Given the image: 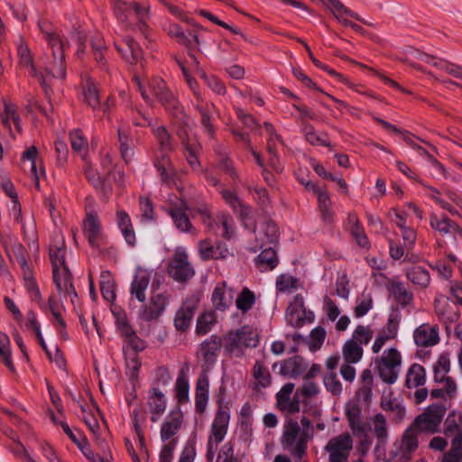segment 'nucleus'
Listing matches in <instances>:
<instances>
[{
	"label": "nucleus",
	"instance_id": "obj_1",
	"mask_svg": "<svg viewBox=\"0 0 462 462\" xmlns=\"http://www.w3.org/2000/svg\"><path fill=\"white\" fill-rule=\"evenodd\" d=\"M314 438V428L307 416H301L300 422L291 418L286 420L281 437L284 450L301 459L307 452L308 442Z\"/></svg>",
	"mask_w": 462,
	"mask_h": 462
},
{
	"label": "nucleus",
	"instance_id": "obj_2",
	"mask_svg": "<svg viewBox=\"0 0 462 462\" xmlns=\"http://www.w3.org/2000/svg\"><path fill=\"white\" fill-rule=\"evenodd\" d=\"M222 340L224 350L226 353L242 356L246 348H253L258 345L259 335L255 328L245 325L226 332Z\"/></svg>",
	"mask_w": 462,
	"mask_h": 462
},
{
	"label": "nucleus",
	"instance_id": "obj_3",
	"mask_svg": "<svg viewBox=\"0 0 462 462\" xmlns=\"http://www.w3.org/2000/svg\"><path fill=\"white\" fill-rule=\"evenodd\" d=\"M375 370L380 379L387 383H394L400 374L402 365V355L395 346H389L374 358Z\"/></svg>",
	"mask_w": 462,
	"mask_h": 462
},
{
	"label": "nucleus",
	"instance_id": "obj_4",
	"mask_svg": "<svg viewBox=\"0 0 462 462\" xmlns=\"http://www.w3.org/2000/svg\"><path fill=\"white\" fill-rule=\"evenodd\" d=\"M65 42L56 43L48 46L49 52H46L41 59V68L45 78V89L47 81L51 79H64L66 77L65 63Z\"/></svg>",
	"mask_w": 462,
	"mask_h": 462
},
{
	"label": "nucleus",
	"instance_id": "obj_5",
	"mask_svg": "<svg viewBox=\"0 0 462 462\" xmlns=\"http://www.w3.org/2000/svg\"><path fill=\"white\" fill-rule=\"evenodd\" d=\"M447 409L443 405L432 404L419 414L410 428L418 435L419 433L435 434L439 432L440 426Z\"/></svg>",
	"mask_w": 462,
	"mask_h": 462
},
{
	"label": "nucleus",
	"instance_id": "obj_6",
	"mask_svg": "<svg viewBox=\"0 0 462 462\" xmlns=\"http://www.w3.org/2000/svg\"><path fill=\"white\" fill-rule=\"evenodd\" d=\"M353 438L348 432L332 437L324 447L328 462H347L353 449Z\"/></svg>",
	"mask_w": 462,
	"mask_h": 462
},
{
	"label": "nucleus",
	"instance_id": "obj_7",
	"mask_svg": "<svg viewBox=\"0 0 462 462\" xmlns=\"http://www.w3.org/2000/svg\"><path fill=\"white\" fill-rule=\"evenodd\" d=\"M230 413L226 408L220 406L212 420L208 437V450L214 453L218 445L224 440L229 426Z\"/></svg>",
	"mask_w": 462,
	"mask_h": 462
},
{
	"label": "nucleus",
	"instance_id": "obj_8",
	"mask_svg": "<svg viewBox=\"0 0 462 462\" xmlns=\"http://www.w3.org/2000/svg\"><path fill=\"white\" fill-rule=\"evenodd\" d=\"M167 271L169 275L177 282H186L195 274V270L189 261L186 251L177 248L171 258Z\"/></svg>",
	"mask_w": 462,
	"mask_h": 462
},
{
	"label": "nucleus",
	"instance_id": "obj_9",
	"mask_svg": "<svg viewBox=\"0 0 462 462\" xmlns=\"http://www.w3.org/2000/svg\"><path fill=\"white\" fill-rule=\"evenodd\" d=\"M84 162V172L88 181L96 188L105 189L104 183L106 179L114 170L113 161L110 155L108 153L103 155L100 162L96 165H92L87 159Z\"/></svg>",
	"mask_w": 462,
	"mask_h": 462
},
{
	"label": "nucleus",
	"instance_id": "obj_10",
	"mask_svg": "<svg viewBox=\"0 0 462 462\" xmlns=\"http://www.w3.org/2000/svg\"><path fill=\"white\" fill-rule=\"evenodd\" d=\"M430 225L447 242L450 244L462 242V229L448 217L433 213L430 217Z\"/></svg>",
	"mask_w": 462,
	"mask_h": 462
},
{
	"label": "nucleus",
	"instance_id": "obj_11",
	"mask_svg": "<svg viewBox=\"0 0 462 462\" xmlns=\"http://www.w3.org/2000/svg\"><path fill=\"white\" fill-rule=\"evenodd\" d=\"M184 426V414L180 407L172 409L161 424L160 438L163 442L177 443L178 434Z\"/></svg>",
	"mask_w": 462,
	"mask_h": 462
},
{
	"label": "nucleus",
	"instance_id": "obj_12",
	"mask_svg": "<svg viewBox=\"0 0 462 462\" xmlns=\"http://www.w3.org/2000/svg\"><path fill=\"white\" fill-rule=\"evenodd\" d=\"M418 435L410 427L404 430L400 439L393 444L397 462H407L411 458L412 453L418 448Z\"/></svg>",
	"mask_w": 462,
	"mask_h": 462
},
{
	"label": "nucleus",
	"instance_id": "obj_13",
	"mask_svg": "<svg viewBox=\"0 0 462 462\" xmlns=\"http://www.w3.org/2000/svg\"><path fill=\"white\" fill-rule=\"evenodd\" d=\"M294 389L295 384L289 382L283 384L275 395L276 407L284 414L293 415L300 411V399L298 393L291 396Z\"/></svg>",
	"mask_w": 462,
	"mask_h": 462
},
{
	"label": "nucleus",
	"instance_id": "obj_14",
	"mask_svg": "<svg viewBox=\"0 0 462 462\" xmlns=\"http://www.w3.org/2000/svg\"><path fill=\"white\" fill-rule=\"evenodd\" d=\"M345 415L353 435L360 439L362 444L369 445L371 442L367 439V427L363 421L362 411L356 403H347L345 408Z\"/></svg>",
	"mask_w": 462,
	"mask_h": 462
},
{
	"label": "nucleus",
	"instance_id": "obj_15",
	"mask_svg": "<svg viewBox=\"0 0 462 462\" xmlns=\"http://www.w3.org/2000/svg\"><path fill=\"white\" fill-rule=\"evenodd\" d=\"M149 87L152 94L157 97L159 102L166 110L174 116H177L178 113L180 112L178 101L162 79H152L149 83Z\"/></svg>",
	"mask_w": 462,
	"mask_h": 462
},
{
	"label": "nucleus",
	"instance_id": "obj_16",
	"mask_svg": "<svg viewBox=\"0 0 462 462\" xmlns=\"http://www.w3.org/2000/svg\"><path fill=\"white\" fill-rule=\"evenodd\" d=\"M412 338L419 347L435 346L440 341L439 328L437 324L422 323L413 330Z\"/></svg>",
	"mask_w": 462,
	"mask_h": 462
},
{
	"label": "nucleus",
	"instance_id": "obj_17",
	"mask_svg": "<svg viewBox=\"0 0 462 462\" xmlns=\"http://www.w3.org/2000/svg\"><path fill=\"white\" fill-rule=\"evenodd\" d=\"M312 312H307L304 307V300L300 295H297L286 310V320L294 328H300L306 323L313 321Z\"/></svg>",
	"mask_w": 462,
	"mask_h": 462
},
{
	"label": "nucleus",
	"instance_id": "obj_18",
	"mask_svg": "<svg viewBox=\"0 0 462 462\" xmlns=\"http://www.w3.org/2000/svg\"><path fill=\"white\" fill-rule=\"evenodd\" d=\"M114 45L123 59L130 64H136L143 58V50L132 36L116 38Z\"/></svg>",
	"mask_w": 462,
	"mask_h": 462
},
{
	"label": "nucleus",
	"instance_id": "obj_19",
	"mask_svg": "<svg viewBox=\"0 0 462 462\" xmlns=\"http://www.w3.org/2000/svg\"><path fill=\"white\" fill-rule=\"evenodd\" d=\"M199 299L196 295H190L183 300L174 318V326L178 330L188 329L199 307Z\"/></svg>",
	"mask_w": 462,
	"mask_h": 462
},
{
	"label": "nucleus",
	"instance_id": "obj_20",
	"mask_svg": "<svg viewBox=\"0 0 462 462\" xmlns=\"http://www.w3.org/2000/svg\"><path fill=\"white\" fill-rule=\"evenodd\" d=\"M54 282L60 294L66 300H69L72 305L75 304L78 297L72 282V274L69 267H62L52 270Z\"/></svg>",
	"mask_w": 462,
	"mask_h": 462
},
{
	"label": "nucleus",
	"instance_id": "obj_21",
	"mask_svg": "<svg viewBox=\"0 0 462 462\" xmlns=\"http://www.w3.org/2000/svg\"><path fill=\"white\" fill-rule=\"evenodd\" d=\"M153 270L138 267L131 282L130 293L138 301L143 302L146 300V291L149 287Z\"/></svg>",
	"mask_w": 462,
	"mask_h": 462
},
{
	"label": "nucleus",
	"instance_id": "obj_22",
	"mask_svg": "<svg viewBox=\"0 0 462 462\" xmlns=\"http://www.w3.org/2000/svg\"><path fill=\"white\" fill-rule=\"evenodd\" d=\"M116 324L121 335L125 337L124 352L130 348L138 353L146 347V343L136 335L135 331L128 324V319L125 315L117 318Z\"/></svg>",
	"mask_w": 462,
	"mask_h": 462
},
{
	"label": "nucleus",
	"instance_id": "obj_23",
	"mask_svg": "<svg viewBox=\"0 0 462 462\" xmlns=\"http://www.w3.org/2000/svg\"><path fill=\"white\" fill-rule=\"evenodd\" d=\"M146 404L152 422H157L165 412L167 399L165 394L157 386L148 391Z\"/></svg>",
	"mask_w": 462,
	"mask_h": 462
},
{
	"label": "nucleus",
	"instance_id": "obj_24",
	"mask_svg": "<svg viewBox=\"0 0 462 462\" xmlns=\"http://www.w3.org/2000/svg\"><path fill=\"white\" fill-rule=\"evenodd\" d=\"M180 69L182 70V73H183V75L185 77V79H186L189 87L194 92V95H195L196 99L198 101V104L196 105V108H197V110L201 115L202 125L208 130V132L209 134H211L212 127H211V125H210V109H209V105L206 104L205 106H203V104H202L203 97H202L200 92L199 91L198 84H197L196 80L193 78L190 77V75L189 74L187 69L185 68V66L182 63H180Z\"/></svg>",
	"mask_w": 462,
	"mask_h": 462
},
{
	"label": "nucleus",
	"instance_id": "obj_25",
	"mask_svg": "<svg viewBox=\"0 0 462 462\" xmlns=\"http://www.w3.org/2000/svg\"><path fill=\"white\" fill-rule=\"evenodd\" d=\"M83 233L88 243L97 246L103 238V231L98 215L95 210L87 211L86 217L83 221Z\"/></svg>",
	"mask_w": 462,
	"mask_h": 462
},
{
	"label": "nucleus",
	"instance_id": "obj_26",
	"mask_svg": "<svg viewBox=\"0 0 462 462\" xmlns=\"http://www.w3.org/2000/svg\"><path fill=\"white\" fill-rule=\"evenodd\" d=\"M435 311L439 319L445 323L447 328L459 319V311L456 303L444 297L435 300Z\"/></svg>",
	"mask_w": 462,
	"mask_h": 462
},
{
	"label": "nucleus",
	"instance_id": "obj_27",
	"mask_svg": "<svg viewBox=\"0 0 462 462\" xmlns=\"http://www.w3.org/2000/svg\"><path fill=\"white\" fill-rule=\"evenodd\" d=\"M279 373L289 379H296L301 376L308 368V363L300 356L286 358L279 363Z\"/></svg>",
	"mask_w": 462,
	"mask_h": 462
},
{
	"label": "nucleus",
	"instance_id": "obj_28",
	"mask_svg": "<svg viewBox=\"0 0 462 462\" xmlns=\"http://www.w3.org/2000/svg\"><path fill=\"white\" fill-rule=\"evenodd\" d=\"M17 54L20 64L29 70L32 77L36 78L42 87H45V78L42 72L36 69L33 63V57L28 44L23 39H20L17 46Z\"/></svg>",
	"mask_w": 462,
	"mask_h": 462
},
{
	"label": "nucleus",
	"instance_id": "obj_29",
	"mask_svg": "<svg viewBox=\"0 0 462 462\" xmlns=\"http://www.w3.org/2000/svg\"><path fill=\"white\" fill-rule=\"evenodd\" d=\"M0 117L3 125L9 129L10 134L15 137V134L13 132L11 123L14 124L17 134L22 133L21 117L18 113V109L15 104L10 100L3 101V107L0 109Z\"/></svg>",
	"mask_w": 462,
	"mask_h": 462
},
{
	"label": "nucleus",
	"instance_id": "obj_30",
	"mask_svg": "<svg viewBox=\"0 0 462 462\" xmlns=\"http://www.w3.org/2000/svg\"><path fill=\"white\" fill-rule=\"evenodd\" d=\"M234 291L227 287L226 282H219L216 285L212 293V304L216 310L224 311L227 310L233 303Z\"/></svg>",
	"mask_w": 462,
	"mask_h": 462
},
{
	"label": "nucleus",
	"instance_id": "obj_31",
	"mask_svg": "<svg viewBox=\"0 0 462 462\" xmlns=\"http://www.w3.org/2000/svg\"><path fill=\"white\" fill-rule=\"evenodd\" d=\"M81 411L83 413L82 419L89 429L90 432L93 434L97 447L105 451L107 449L106 440L102 438L103 433L106 431L105 427H100L97 414L95 412L91 411H88L84 406H81Z\"/></svg>",
	"mask_w": 462,
	"mask_h": 462
},
{
	"label": "nucleus",
	"instance_id": "obj_32",
	"mask_svg": "<svg viewBox=\"0 0 462 462\" xmlns=\"http://www.w3.org/2000/svg\"><path fill=\"white\" fill-rule=\"evenodd\" d=\"M199 253L203 260L226 259L230 255L227 247L224 244L218 243L217 245H213L208 239L199 241Z\"/></svg>",
	"mask_w": 462,
	"mask_h": 462
},
{
	"label": "nucleus",
	"instance_id": "obj_33",
	"mask_svg": "<svg viewBox=\"0 0 462 462\" xmlns=\"http://www.w3.org/2000/svg\"><path fill=\"white\" fill-rule=\"evenodd\" d=\"M253 388L256 391L265 389L272 384L273 379L269 368L262 361H255L252 368Z\"/></svg>",
	"mask_w": 462,
	"mask_h": 462
},
{
	"label": "nucleus",
	"instance_id": "obj_34",
	"mask_svg": "<svg viewBox=\"0 0 462 462\" xmlns=\"http://www.w3.org/2000/svg\"><path fill=\"white\" fill-rule=\"evenodd\" d=\"M179 135L185 147V156L188 163L194 171H199L200 168V163L198 159V152L200 150L199 143L196 140H191L186 130L180 131Z\"/></svg>",
	"mask_w": 462,
	"mask_h": 462
},
{
	"label": "nucleus",
	"instance_id": "obj_35",
	"mask_svg": "<svg viewBox=\"0 0 462 462\" xmlns=\"http://www.w3.org/2000/svg\"><path fill=\"white\" fill-rule=\"evenodd\" d=\"M374 386V378L372 371L368 368L364 369L359 377L358 388L356 393V396L368 403L372 399V392Z\"/></svg>",
	"mask_w": 462,
	"mask_h": 462
},
{
	"label": "nucleus",
	"instance_id": "obj_36",
	"mask_svg": "<svg viewBox=\"0 0 462 462\" xmlns=\"http://www.w3.org/2000/svg\"><path fill=\"white\" fill-rule=\"evenodd\" d=\"M168 303V297L163 293H155L152 296L150 304L145 307L141 316L143 319H156L165 310Z\"/></svg>",
	"mask_w": 462,
	"mask_h": 462
},
{
	"label": "nucleus",
	"instance_id": "obj_37",
	"mask_svg": "<svg viewBox=\"0 0 462 462\" xmlns=\"http://www.w3.org/2000/svg\"><path fill=\"white\" fill-rule=\"evenodd\" d=\"M332 13L334 17L343 25L350 24L347 17L360 20L358 15L343 5L339 0H320Z\"/></svg>",
	"mask_w": 462,
	"mask_h": 462
},
{
	"label": "nucleus",
	"instance_id": "obj_38",
	"mask_svg": "<svg viewBox=\"0 0 462 462\" xmlns=\"http://www.w3.org/2000/svg\"><path fill=\"white\" fill-rule=\"evenodd\" d=\"M279 230L275 223L265 222L256 232V247H263L265 245L275 244L278 241Z\"/></svg>",
	"mask_w": 462,
	"mask_h": 462
},
{
	"label": "nucleus",
	"instance_id": "obj_39",
	"mask_svg": "<svg viewBox=\"0 0 462 462\" xmlns=\"http://www.w3.org/2000/svg\"><path fill=\"white\" fill-rule=\"evenodd\" d=\"M209 392V382L207 373H202L198 379L196 384V396L195 405L198 412H204L208 401Z\"/></svg>",
	"mask_w": 462,
	"mask_h": 462
},
{
	"label": "nucleus",
	"instance_id": "obj_40",
	"mask_svg": "<svg viewBox=\"0 0 462 462\" xmlns=\"http://www.w3.org/2000/svg\"><path fill=\"white\" fill-rule=\"evenodd\" d=\"M367 432L371 431L379 442H386L388 439V424L387 420L382 413H377L369 419Z\"/></svg>",
	"mask_w": 462,
	"mask_h": 462
},
{
	"label": "nucleus",
	"instance_id": "obj_41",
	"mask_svg": "<svg viewBox=\"0 0 462 462\" xmlns=\"http://www.w3.org/2000/svg\"><path fill=\"white\" fill-rule=\"evenodd\" d=\"M427 380L425 368L417 363L411 365L405 375V386L415 389L423 386Z\"/></svg>",
	"mask_w": 462,
	"mask_h": 462
},
{
	"label": "nucleus",
	"instance_id": "obj_42",
	"mask_svg": "<svg viewBox=\"0 0 462 462\" xmlns=\"http://www.w3.org/2000/svg\"><path fill=\"white\" fill-rule=\"evenodd\" d=\"M387 289L394 300L402 306L409 305L413 300L412 292L402 282L392 280L389 282Z\"/></svg>",
	"mask_w": 462,
	"mask_h": 462
},
{
	"label": "nucleus",
	"instance_id": "obj_43",
	"mask_svg": "<svg viewBox=\"0 0 462 462\" xmlns=\"http://www.w3.org/2000/svg\"><path fill=\"white\" fill-rule=\"evenodd\" d=\"M150 9L151 6L149 4H142L134 1V4L132 5V13H134L138 21V31L141 33H143L145 37L148 36L149 32V25L147 23V21L150 19L151 16Z\"/></svg>",
	"mask_w": 462,
	"mask_h": 462
},
{
	"label": "nucleus",
	"instance_id": "obj_44",
	"mask_svg": "<svg viewBox=\"0 0 462 462\" xmlns=\"http://www.w3.org/2000/svg\"><path fill=\"white\" fill-rule=\"evenodd\" d=\"M222 341L223 340L219 337L212 335L200 344L199 353L207 363H212L215 361L222 346Z\"/></svg>",
	"mask_w": 462,
	"mask_h": 462
},
{
	"label": "nucleus",
	"instance_id": "obj_45",
	"mask_svg": "<svg viewBox=\"0 0 462 462\" xmlns=\"http://www.w3.org/2000/svg\"><path fill=\"white\" fill-rule=\"evenodd\" d=\"M116 222L125 241L130 245H134L136 242L135 233L129 215L124 210L116 211Z\"/></svg>",
	"mask_w": 462,
	"mask_h": 462
},
{
	"label": "nucleus",
	"instance_id": "obj_46",
	"mask_svg": "<svg viewBox=\"0 0 462 462\" xmlns=\"http://www.w3.org/2000/svg\"><path fill=\"white\" fill-rule=\"evenodd\" d=\"M450 438V448L443 454L441 462H462V430Z\"/></svg>",
	"mask_w": 462,
	"mask_h": 462
},
{
	"label": "nucleus",
	"instance_id": "obj_47",
	"mask_svg": "<svg viewBox=\"0 0 462 462\" xmlns=\"http://www.w3.org/2000/svg\"><path fill=\"white\" fill-rule=\"evenodd\" d=\"M341 353L344 362L357 364L364 356V348L348 338L343 344Z\"/></svg>",
	"mask_w": 462,
	"mask_h": 462
},
{
	"label": "nucleus",
	"instance_id": "obj_48",
	"mask_svg": "<svg viewBox=\"0 0 462 462\" xmlns=\"http://www.w3.org/2000/svg\"><path fill=\"white\" fill-rule=\"evenodd\" d=\"M297 393L301 398L300 402L308 406L310 402L320 393V388L318 383L305 378L302 384L297 389Z\"/></svg>",
	"mask_w": 462,
	"mask_h": 462
},
{
	"label": "nucleus",
	"instance_id": "obj_49",
	"mask_svg": "<svg viewBox=\"0 0 462 462\" xmlns=\"http://www.w3.org/2000/svg\"><path fill=\"white\" fill-rule=\"evenodd\" d=\"M90 45L94 53V59L100 69L108 70V66L105 52L107 51L104 39L99 35H94L90 38Z\"/></svg>",
	"mask_w": 462,
	"mask_h": 462
},
{
	"label": "nucleus",
	"instance_id": "obj_50",
	"mask_svg": "<svg viewBox=\"0 0 462 462\" xmlns=\"http://www.w3.org/2000/svg\"><path fill=\"white\" fill-rule=\"evenodd\" d=\"M83 96L85 102L93 109H97L100 106V97L97 88L89 77L84 79Z\"/></svg>",
	"mask_w": 462,
	"mask_h": 462
},
{
	"label": "nucleus",
	"instance_id": "obj_51",
	"mask_svg": "<svg viewBox=\"0 0 462 462\" xmlns=\"http://www.w3.org/2000/svg\"><path fill=\"white\" fill-rule=\"evenodd\" d=\"M116 282L112 273L108 271H104L100 274V290L105 300L108 302H113L116 300Z\"/></svg>",
	"mask_w": 462,
	"mask_h": 462
},
{
	"label": "nucleus",
	"instance_id": "obj_52",
	"mask_svg": "<svg viewBox=\"0 0 462 462\" xmlns=\"http://www.w3.org/2000/svg\"><path fill=\"white\" fill-rule=\"evenodd\" d=\"M38 27L47 42V46L65 42L62 36L57 32L56 28L50 21L41 19L38 22Z\"/></svg>",
	"mask_w": 462,
	"mask_h": 462
},
{
	"label": "nucleus",
	"instance_id": "obj_53",
	"mask_svg": "<svg viewBox=\"0 0 462 462\" xmlns=\"http://www.w3.org/2000/svg\"><path fill=\"white\" fill-rule=\"evenodd\" d=\"M406 277L414 285L420 288H427L430 283L429 272L421 266H413L406 272Z\"/></svg>",
	"mask_w": 462,
	"mask_h": 462
},
{
	"label": "nucleus",
	"instance_id": "obj_54",
	"mask_svg": "<svg viewBox=\"0 0 462 462\" xmlns=\"http://www.w3.org/2000/svg\"><path fill=\"white\" fill-rule=\"evenodd\" d=\"M374 337L371 325L358 324L354 328L350 339L361 346H367Z\"/></svg>",
	"mask_w": 462,
	"mask_h": 462
},
{
	"label": "nucleus",
	"instance_id": "obj_55",
	"mask_svg": "<svg viewBox=\"0 0 462 462\" xmlns=\"http://www.w3.org/2000/svg\"><path fill=\"white\" fill-rule=\"evenodd\" d=\"M70 144L73 151L79 153L83 161H86V154L88 151V143L82 131L74 129L69 134Z\"/></svg>",
	"mask_w": 462,
	"mask_h": 462
},
{
	"label": "nucleus",
	"instance_id": "obj_56",
	"mask_svg": "<svg viewBox=\"0 0 462 462\" xmlns=\"http://www.w3.org/2000/svg\"><path fill=\"white\" fill-rule=\"evenodd\" d=\"M66 246L63 240L58 241L50 248V258L52 263V270L67 267L65 261Z\"/></svg>",
	"mask_w": 462,
	"mask_h": 462
},
{
	"label": "nucleus",
	"instance_id": "obj_57",
	"mask_svg": "<svg viewBox=\"0 0 462 462\" xmlns=\"http://www.w3.org/2000/svg\"><path fill=\"white\" fill-rule=\"evenodd\" d=\"M256 264L261 272L274 269L278 264L276 252L271 247L263 250L256 258Z\"/></svg>",
	"mask_w": 462,
	"mask_h": 462
},
{
	"label": "nucleus",
	"instance_id": "obj_58",
	"mask_svg": "<svg viewBox=\"0 0 462 462\" xmlns=\"http://www.w3.org/2000/svg\"><path fill=\"white\" fill-rule=\"evenodd\" d=\"M156 167L160 171L162 181L169 182L175 174L174 167L167 154V152H162L156 158Z\"/></svg>",
	"mask_w": 462,
	"mask_h": 462
},
{
	"label": "nucleus",
	"instance_id": "obj_59",
	"mask_svg": "<svg viewBox=\"0 0 462 462\" xmlns=\"http://www.w3.org/2000/svg\"><path fill=\"white\" fill-rule=\"evenodd\" d=\"M256 296L253 291L244 287L236 300V308L243 313L248 312L254 305Z\"/></svg>",
	"mask_w": 462,
	"mask_h": 462
},
{
	"label": "nucleus",
	"instance_id": "obj_60",
	"mask_svg": "<svg viewBox=\"0 0 462 462\" xmlns=\"http://www.w3.org/2000/svg\"><path fill=\"white\" fill-rule=\"evenodd\" d=\"M125 354V365L127 370V374L129 375L131 380H137L139 375V370L141 368V361L138 356V353L132 349H127Z\"/></svg>",
	"mask_w": 462,
	"mask_h": 462
},
{
	"label": "nucleus",
	"instance_id": "obj_61",
	"mask_svg": "<svg viewBox=\"0 0 462 462\" xmlns=\"http://www.w3.org/2000/svg\"><path fill=\"white\" fill-rule=\"evenodd\" d=\"M393 393L383 392L381 399V408L385 411L393 412L399 419H402L405 415V409L394 399L392 398Z\"/></svg>",
	"mask_w": 462,
	"mask_h": 462
},
{
	"label": "nucleus",
	"instance_id": "obj_62",
	"mask_svg": "<svg viewBox=\"0 0 462 462\" xmlns=\"http://www.w3.org/2000/svg\"><path fill=\"white\" fill-rule=\"evenodd\" d=\"M120 143V152L126 163L130 162L134 155V143L130 136L122 128L117 131Z\"/></svg>",
	"mask_w": 462,
	"mask_h": 462
},
{
	"label": "nucleus",
	"instance_id": "obj_63",
	"mask_svg": "<svg viewBox=\"0 0 462 462\" xmlns=\"http://www.w3.org/2000/svg\"><path fill=\"white\" fill-rule=\"evenodd\" d=\"M462 430V415L451 411L444 421L443 433L445 437H451Z\"/></svg>",
	"mask_w": 462,
	"mask_h": 462
},
{
	"label": "nucleus",
	"instance_id": "obj_64",
	"mask_svg": "<svg viewBox=\"0 0 462 462\" xmlns=\"http://www.w3.org/2000/svg\"><path fill=\"white\" fill-rule=\"evenodd\" d=\"M217 321L213 311H206L199 316L196 324V333L199 336L208 334Z\"/></svg>",
	"mask_w": 462,
	"mask_h": 462
}]
</instances>
